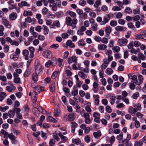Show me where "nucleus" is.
<instances>
[{
    "label": "nucleus",
    "mask_w": 146,
    "mask_h": 146,
    "mask_svg": "<svg viewBox=\"0 0 146 146\" xmlns=\"http://www.w3.org/2000/svg\"><path fill=\"white\" fill-rule=\"evenodd\" d=\"M36 84V83H32L31 86L34 88L33 93L35 95H37L40 93L41 92L43 91L44 89V87L39 86L38 85H36L35 86L34 85Z\"/></svg>",
    "instance_id": "f257e3e1"
},
{
    "label": "nucleus",
    "mask_w": 146,
    "mask_h": 146,
    "mask_svg": "<svg viewBox=\"0 0 146 146\" xmlns=\"http://www.w3.org/2000/svg\"><path fill=\"white\" fill-rule=\"evenodd\" d=\"M89 114V113L86 112L84 110H83L80 113V114L81 116L84 117L85 118V122L87 124H89L91 122Z\"/></svg>",
    "instance_id": "f03ea898"
},
{
    "label": "nucleus",
    "mask_w": 146,
    "mask_h": 146,
    "mask_svg": "<svg viewBox=\"0 0 146 146\" xmlns=\"http://www.w3.org/2000/svg\"><path fill=\"white\" fill-rule=\"evenodd\" d=\"M128 42V40H127L125 38L119 39L117 41L118 44L120 46L126 45Z\"/></svg>",
    "instance_id": "7ed1b4c3"
},
{
    "label": "nucleus",
    "mask_w": 146,
    "mask_h": 146,
    "mask_svg": "<svg viewBox=\"0 0 146 146\" xmlns=\"http://www.w3.org/2000/svg\"><path fill=\"white\" fill-rule=\"evenodd\" d=\"M3 24L7 28L10 29L11 28L12 25L10 24L9 22L7 20V18L3 17L2 18Z\"/></svg>",
    "instance_id": "20e7f679"
},
{
    "label": "nucleus",
    "mask_w": 146,
    "mask_h": 146,
    "mask_svg": "<svg viewBox=\"0 0 146 146\" xmlns=\"http://www.w3.org/2000/svg\"><path fill=\"white\" fill-rule=\"evenodd\" d=\"M42 55L45 58H50L51 57L52 54V52L50 51L45 50L43 52Z\"/></svg>",
    "instance_id": "39448f33"
},
{
    "label": "nucleus",
    "mask_w": 146,
    "mask_h": 146,
    "mask_svg": "<svg viewBox=\"0 0 146 146\" xmlns=\"http://www.w3.org/2000/svg\"><path fill=\"white\" fill-rule=\"evenodd\" d=\"M129 113L133 116L135 115V113L137 112V110L132 107H129L128 110Z\"/></svg>",
    "instance_id": "423d86ee"
},
{
    "label": "nucleus",
    "mask_w": 146,
    "mask_h": 146,
    "mask_svg": "<svg viewBox=\"0 0 146 146\" xmlns=\"http://www.w3.org/2000/svg\"><path fill=\"white\" fill-rule=\"evenodd\" d=\"M110 15L108 14L104 16L103 18V20L101 23V25H104L106 23L110 20Z\"/></svg>",
    "instance_id": "0eeeda50"
},
{
    "label": "nucleus",
    "mask_w": 146,
    "mask_h": 146,
    "mask_svg": "<svg viewBox=\"0 0 146 146\" xmlns=\"http://www.w3.org/2000/svg\"><path fill=\"white\" fill-rule=\"evenodd\" d=\"M77 58L75 56H73L71 57H70L68 59V62L69 64L72 63V62H75L76 64H77Z\"/></svg>",
    "instance_id": "6e6552de"
},
{
    "label": "nucleus",
    "mask_w": 146,
    "mask_h": 146,
    "mask_svg": "<svg viewBox=\"0 0 146 146\" xmlns=\"http://www.w3.org/2000/svg\"><path fill=\"white\" fill-rule=\"evenodd\" d=\"M13 75L14 77L13 80L14 82L15 83H19L20 78L19 77V74L17 73H14Z\"/></svg>",
    "instance_id": "1a4fd4ad"
},
{
    "label": "nucleus",
    "mask_w": 146,
    "mask_h": 146,
    "mask_svg": "<svg viewBox=\"0 0 146 146\" xmlns=\"http://www.w3.org/2000/svg\"><path fill=\"white\" fill-rule=\"evenodd\" d=\"M98 82H97L96 81H95L93 83V88L92 90L95 93H96L98 90Z\"/></svg>",
    "instance_id": "9d476101"
},
{
    "label": "nucleus",
    "mask_w": 146,
    "mask_h": 146,
    "mask_svg": "<svg viewBox=\"0 0 146 146\" xmlns=\"http://www.w3.org/2000/svg\"><path fill=\"white\" fill-rule=\"evenodd\" d=\"M18 5L21 7H22L23 6L29 7L30 5L27 2L25 1H22L21 3L18 4Z\"/></svg>",
    "instance_id": "9b49d317"
},
{
    "label": "nucleus",
    "mask_w": 146,
    "mask_h": 146,
    "mask_svg": "<svg viewBox=\"0 0 146 146\" xmlns=\"http://www.w3.org/2000/svg\"><path fill=\"white\" fill-rule=\"evenodd\" d=\"M78 23V20L76 18H74L72 20L71 19V23L72 24V26H71L72 29H74L76 27V24Z\"/></svg>",
    "instance_id": "f8f14e48"
},
{
    "label": "nucleus",
    "mask_w": 146,
    "mask_h": 146,
    "mask_svg": "<svg viewBox=\"0 0 146 146\" xmlns=\"http://www.w3.org/2000/svg\"><path fill=\"white\" fill-rule=\"evenodd\" d=\"M9 7V8L10 9H12L14 8H15V5L14 3V2L12 0H10L8 2Z\"/></svg>",
    "instance_id": "ddd939ff"
},
{
    "label": "nucleus",
    "mask_w": 146,
    "mask_h": 146,
    "mask_svg": "<svg viewBox=\"0 0 146 146\" xmlns=\"http://www.w3.org/2000/svg\"><path fill=\"white\" fill-rule=\"evenodd\" d=\"M17 14L15 13H13L10 14L9 15L10 19L11 21L15 20L17 18Z\"/></svg>",
    "instance_id": "4468645a"
},
{
    "label": "nucleus",
    "mask_w": 146,
    "mask_h": 146,
    "mask_svg": "<svg viewBox=\"0 0 146 146\" xmlns=\"http://www.w3.org/2000/svg\"><path fill=\"white\" fill-rule=\"evenodd\" d=\"M6 88V90L9 92H11L15 90L16 89V87L12 85L10 86H7Z\"/></svg>",
    "instance_id": "2eb2a0df"
},
{
    "label": "nucleus",
    "mask_w": 146,
    "mask_h": 146,
    "mask_svg": "<svg viewBox=\"0 0 146 146\" xmlns=\"http://www.w3.org/2000/svg\"><path fill=\"white\" fill-rule=\"evenodd\" d=\"M94 98L95 100V104L97 105H98L99 102V96L98 95H93Z\"/></svg>",
    "instance_id": "dca6fc26"
},
{
    "label": "nucleus",
    "mask_w": 146,
    "mask_h": 146,
    "mask_svg": "<svg viewBox=\"0 0 146 146\" xmlns=\"http://www.w3.org/2000/svg\"><path fill=\"white\" fill-rule=\"evenodd\" d=\"M50 90L52 93H54L55 90V86L54 82H52L50 85Z\"/></svg>",
    "instance_id": "f3484780"
},
{
    "label": "nucleus",
    "mask_w": 146,
    "mask_h": 146,
    "mask_svg": "<svg viewBox=\"0 0 146 146\" xmlns=\"http://www.w3.org/2000/svg\"><path fill=\"white\" fill-rule=\"evenodd\" d=\"M132 82L136 85H139L137 80V77L136 75H133L131 77Z\"/></svg>",
    "instance_id": "a211bd4d"
},
{
    "label": "nucleus",
    "mask_w": 146,
    "mask_h": 146,
    "mask_svg": "<svg viewBox=\"0 0 146 146\" xmlns=\"http://www.w3.org/2000/svg\"><path fill=\"white\" fill-rule=\"evenodd\" d=\"M72 19L69 17H67L65 18L66 23L68 26H72L71 23V21Z\"/></svg>",
    "instance_id": "6ab92c4d"
},
{
    "label": "nucleus",
    "mask_w": 146,
    "mask_h": 146,
    "mask_svg": "<svg viewBox=\"0 0 146 146\" xmlns=\"http://www.w3.org/2000/svg\"><path fill=\"white\" fill-rule=\"evenodd\" d=\"M67 115L68 117L69 120L70 121H73L76 117L75 115L73 113L68 114Z\"/></svg>",
    "instance_id": "aec40b11"
},
{
    "label": "nucleus",
    "mask_w": 146,
    "mask_h": 146,
    "mask_svg": "<svg viewBox=\"0 0 146 146\" xmlns=\"http://www.w3.org/2000/svg\"><path fill=\"white\" fill-rule=\"evenodd\" d=\"M48 12H50L48 9L46 7H43L42 10V13L44 15H47Z\"/></svg>",
    "instance_id": "412c9836"
},
{
    "label": "nucleus",
    "mask_w": 146,
    "mask_h": 146,
    "mask_svg": "<svg viewBox=\"0 0 146 146\" xmlns=\"http://www.w3.org/2000/svg\"><path fill=\"white\" fill-rule=\"evenodd\" d=\"M78 125L77 124L75 123L72 122L71 125L72 132L74 133L75 132V130L76 127H77Z\"/></svg>",
    "instance_id": "4be33fe9"
},
{
    "label": "nucleus",
    "mask_w": 146,
    "mask_h": 146,
    "mask_svg": "<svg viewBox=\"0 0 146 146\" xmlns=\"http://www.w3.org/2000/svg\"><path fill=\"white\" fill-rule=\"evenodd\" d=\"M35 70L36 72L39 73L41 71V66L39 64H37L35 66Z\"/></svg>",
    "instance_id": "5701e85b"
},
{
    "label": "nucleus",
    "mask_w": 146,
    "mask_h": 146,
    "mask_svg": "<svg viewBox=\"0 0 146 146\" xmlns=\"http://www.w3.org/2000/svg\"><path fill=\"white\" fill-rule=\"evenodd\" d=\"M72 142L74 144L78 145L81 142V140L79 138L73 139H72Z\"/></svg>",
    "instance_id": "b1692460"
},
{
    "label": "nucleus",
    "mask_w": 146,
    "mask_h": 146,
    "mask_svg": "<svg viewBox=\"0 0 146 146\" xmlns=\"http://www.w3.org/2000/svg\"><path fill=\"white\" fill-rule=\"evenodd\" d=\"M1 134L4 135V137L5 138H8L9 134L8 132L6 131L3 129H1Z\"/></svg>",
    "instance_id": "393cba45"
},
{
    "label": "nucleus",
    "mask_w": 146,
    "mask_h": 146,
    "mask_svg": "<svg viewBox=\"0 0 146 146\" xmlns=\"http://www.w3.org/2000/svg\"><path fill=\"white\" fill-rule=\"evenodd\" d=\"M38 79V75L36 73H34L32 75V80L35 82H37Z\"/></svg>",
    "instance_id": "a878e982"
},
{
    "label": "nucleus",
    "mask_w": 146,
    "mask_h": 146,
    "mask_svg": "<svg viewBox=\"0 0 146 146\" xmlns=\"http://www.w3.org/2000/svg\"><path fill=\"white\" fill-rule=\"evenodd\" d=\"M98 25L97 23L92 24L91 25V29L93 31H96L98 30Z\"/></svg>",
    "instance_id": "bb28decb"
},
{
    "label": "nucleus",
    "mask_w": 146,
    "mask_h": 146,
    "mask_svg": "<svg viewBox=\"0 0 146 146\" xmlns=\"http://www.w3.org/2000/svg\"><path fill=\"white\" fill-rule=\"evenodd\" d=\"M130 52L132 53L137 54V53H139L140 52V50L139 48H137L136 50L132 48Z\"/></svg>",
    "instance_id": "cd10ccee"
},
{
    "label": "nucleus",
    "mask_w": 146,
    "mask_h": 146,
    "mask_svg": "<svg viewBox=\"0 0 146 146\" xmlns=\"http://www.w3.org/2000/svg\"><path fill=\"white\" fill-rule=\"evenodd\" d=\"M93 135L94 137L96 138H98L99 137H100L101 135V133L100 131L99 130L97 132L93 133Z\"/></svg>",
    "instance_id": "c85d7f7f"
},
{
    "label": "nucleus",
    "mask_w": 146,
    "mask_h": 146,
    "mask_svg": "<svg viewBox=\"0 0 146 146\" xmlns=\"http://www.w3.org/2000/svg\"><path fill=\"white\" fill-rule=\"evenodd\" d=\"M67 45L71 48H74L75 47L74 44L70 40H68L66 43Z\"/></svg>",
    "instance_id": "c756f323"
},
{
    "label": "nucleus",
    "mask_w": 146,
    "mask_h": 146,
    "mask_svg": "<svg viewBox=\"0 0 146 146\" xmlns=\"http://www.w3.org/2000/svg\"><path fill=\"white\" fill-rule=\"evenodd\" d=\"M67 13L68 15L72 17L75 18L76 16V14L73 11H68L67 12Z\"/></svg>",
    "instance_id": "7c9ffc66"
},
{
    "label": "nucleus",
    "mask_w": 146,
    "mask_h": 146,
    "mask_svg": "<svg viewBox=\"0 0 146 146\" xmlns=\"http://www.w3.org/2000/svg\"><path fill=\"white\" fill-rule=\"evenodd\" d=\"M107 47V46L104 44H99L98 46V49L101 50H104Z\"/></svg>",
    "instance_id": "2f4dec72"
},
{
    "label": "nucleus",
    "mask_w": 146,
    "mask_h": 146,
    "mask_svg": "<svg viewBox=\"0 0 146 146\" xmlns=\"http://www.w3.org/2000/svg\"><path fill=\"white\" fill-rule=\"evenodd\" d=\"M54 115L56 117H58L60 114V111L58 107L56 108V110H54Z\"/></svg>",
    "instance_id": "473e14b6"
},
{
    "label": "nucleus",
    "mask_w": 146,
    "mask_h": 146,
    "mask_svg": "<svg viewBox=\"0 0 146 146\" xmlns=\"http://www.w3.org/2000/svg\"><path fill=\"white\" fill-rule=\"evenodd\" d=\"M111 27L110 26H107L106 27L105 31L107 35L110 34L111 31Z\"/></svg>",
    "instance_id": "72a5a7b5"
},
{
    "label": "nucleus",
    "mask_w": 146,
    "mask_h": 146,
    "mask_svg": "<svg viewBox=\"0 0 146 146\" xmlns=\"http://www.w3.org/2000/svg\"><path fill=\"white\" fill-rule=\"evenodd\" d=\"M143 143V141L141 139L139 141H136L135 143L134 146H142Z\"/></svg>",
    "instance_id": "f704fd0d"
},
{
    "label": "nucleus",
    "mask_w": 146,
    "mask_h": 146,
    "mask_svg": "<svg viewBox=\"0 0 146 146\" xmlns=\"http://www.w3.org/2000/svg\"><path fill=\"white\" fill-rule=\"evenodd\" d=\"M78 74L79 76L81 77L83 79H85L87 77V75L84 74V73L82 72H79L78 73Z\"/></svg>",
    "instance_id": "c9c22d12"
},
{
    "label": "nucleus",
    "mask_w": 146,
    "mask_h": 146,
    "mask_svg": "<svg viewBox=\"0 0 146 146\" xmlns=\"http://www.w3.org/2000/svg\"><path fill=\"white\" fill-rule=\"evenodd\" d=\"M6 94L4 92H2L0 94V101H2L6 96Z\"/></svg>",
    "instance_id": "e433bc0d"
},
{
    "label": "nucleus",
    "mask_w": 146,
    "mask_h": 146,
    "mask_svg": "<svg viewBox=\"0 0 146 146\" xmlns=\"http://www.w3.org/2000/svg\"><path fill=\"white\" fill-rule=\"evenodd\" d=\"M138 56L139 58L142 60H145L146 59V57L140 52L138 54Z\"/></svg>",
    "instance_id": "4c0bfd02"
},
{
    "label": "nucleus",
    "mask_w": 146,
    "mask_h": 146,
    "mask_svg": "<svg viewBox=\"0 0 146 146\" xmlns=\"http://www.w3.org/2000/svg\"><path fill=\"white\" fill-rule=\"evenodd\" d=\"M113 72V70L110 68H108L107 69L105 72L108 75H110Z\"/></svg>",
    "instance_id": "58836bf2"
},
{
    "label": "nucleus",
    "mask_w": 146,
    "mask_h": 146,
    "mask_svg": "<svg viewBox=\"0 0 146 146\" xmlns=\"http://www.w3.org/2000/svg\"><path fill=\"white\" fill-rule=\"evenodd\" d=\"M88 15L87 14L85 13H82L79 16L80 18L81 19H87Z\"/></svg>",
    "instance_id": "ea45409f"
},
{
    "label": "nucleus",
    "mask_w": 146,
    "mask_h": 146,
    "mask_svg": "<svg viewBox=\"0 0 146 146\" xmlns=\"http://www.w3.org/2000/svg\"><path fill=\"white\" fill-rule=\"evenodd\" d=\"M138 78L139 80L138 83H139V85H140L143 83L144 79L143 78L142 76L139 74L138 76Z\"/></svg>",
    "instance_id": "a19ab883"
},
{
    "label": "nucleus",
    "mask_w": 146,
    "mask_h": 146,
    "mask_svg": "<svg viewBox=\"0 0 146 146\" xmlns=\"http://www.w3.org/2000/svg\"><path fill=\"white\" fill-rule=\"evenodd\" d=\"M101 5L100 0H97L94 4V6L95 8H98L99 6Z\"/></svg>",
    "instance_id": "79ce46f5"
},
{
    "label": "nucleus",
    "mask_w": 146,
    "mask_h": 146,
    "mask_svg": "<svg viewBox=\"0 0 146 146\" xmlns=\"http://www.w3.org/2000/svg\"><path fill=\"white\" fill-rule=\"evenodd\" d=\"M42 29L44 30V34L47 35L49 32V30L47 27L45 25L43 26Z\"/></svg>",
    "instance_id": "37998d69"
},
{
    "label": "nucleus",
    "mask_w": 146,
    "mask_h": 146,
    "mask_svg": "<svg viewBox=\"0 0 146 146\" xmlns=\"http://www.w3.org/2000/svg\"><path fill=\"white\" fill-rule=\"evenodd\" d=\"M123 136V133L122 132H121L120 134L119 135H118L117 137V139L119 140V142L120 143L121 139H122Z\"/></svg>",
    "instance_id": "c03bdc74"
},
{
    "label": "nucleus",
    "mask_w": 146,
    "mask_h": 146,
    "mask_svg": "<svg viewBox=\"0 0 146 146\" xmlns=\"http://www.w3.org/2000/svg\"><path fill=\"white\" fill-rule=\"evenodd\" d=\"M47 121H51L54 122H56L57 121V120L54 118L50 116L48 117L47 119Z\"/></svg>",
    "instance_id": "a18cd8bd"
},
{
    "label": "nucleus",
    "mask_w": 146,
    "mask_h": 146,
    "mask_svg": "<svg viewBox=\"0 0 146 146\" xmlns=\"http://www.w3.org/2000/svg\"><path fill=\"white\" fill-rule=\"evenodd\" d=\"M9 117L10 118H13L15 116V113L12 110H9L8 113Z\"/></svg>",
    "instance_id": "49530a36"
},
{
    "label": "nucleus",
    "mask_w": 146,
    "mask_h": 146,
    "mask_svg": "<svg viewBox=\"0 0 146 146\" xmlns=\"http://www.w3.org/2000/svg\"><path fill=\"white\" fill-rule=\"evenodd\" d=\"M33 15V13L31 11H25L23 13V15L26 16L28 15L32 16Z\"/></svg>",
    "instance_id": "de8ad7c7"
},
{
    "label": "nucleus",
    "mask_w": 146,
    "mask_h": 146,
    "mask_svg": "<svg viewBox=\"0 0 146 146\" xmlns=\"http://www.w3.org/2000/svg\"><path fill=\"white\" fill-rule=\"evenodd\" d=\"M9 108L8 106H5L4 107L0 106V111L4 112L5 111L9 109Z\"/></svg>",
    "instance_id": "09e8293b"
},
{
    "label": "nucleus",
    "mask_w": 146,
    "mask_h": 146,
    "mask_svg": "<svg viewBox=\"0 0 146 146\" xmlns=\"http://www.w3.org/2000/svg\"><path fill=\"white\" fill-rule=\"evenodd\" d=\"M116 97L115 96H112L110 97V103L111 105H113L115 101Z\"/></svg>",
    "instance_id": "8fccbe9b"
},
{
    "label": "nucleus",
    "mask_w": 146,
    "mask_h": 146,
    "mask_svg": "<svg viewBox=\"0 0 146 146\" xmlns=\"http://www.w3.org/2000/svg\"><path fill=\"white\" fill-rule=\"evenodd\" d=\"M117 22L116 21L112 20L110 22V25L112 27H115L117 25Z\"/></svg>",
    "instance_id": "3c124183"
},
{
    "label": "nucleus",
    "mask_w": 146,
    "mask_h": 146,
    "mask_svg": "<svg viewBox=\"0 0 146 146\" xmlns=\"http://www.w3.org/2000/svg\"><path fill=\"white\" fill-rule=\"evenodd\" d=\"M112 50L114 52H117L120 50V48L118 46H115L113 48Z\"/></svg>",
    "instance_id": "603ef678"
},
{
    "label": "nucleus",
    "mask_w": 146,
    "mask_h": 146,
    "mask_svg": "<svg viewBox=\"0 0 146 146\" xmlns=\"http://www.w3.org/2000/svg\"><path fill=\"white\" fill-rule=\"evenodd\" d=\"M78 45L81 46H83L85 45V43L82 40H79L78 42Z\"/></svg>",
    "instance_id": "864d4df0"
},
{
    "label": "nucleus",
    "mask_w": 146,
    "mask_h": 146,
    "mask_svg": "<svg viewBox=\"0 0 146 146\" xmlns=\"http://www.w3.org/2000/svg\"><path fill=\"white\" fill-rule=\"evenodd\" d=\"M55 140L54 139H50L49 143V145L50 146H53L55 143Z\"/></svg>",
    "instance_id": "5fc2aeb1"
},
{
    "label": "nucleus",
    "mask_w": 146,
    "mask_h": 146,
    "mask_svg": "<svg viewBox=\"0 0 146 146\" xmlns=\"http://www.w3.org/2000/svg\"><path fill=\"white\" fill-rule=\"evenodd\" d=\"M10 57L12 59L14 60H16L18 59L19 57V55L17 54L15 55H11L10 56Z\"/></svg>",
    "instance_id": "6e6d98bb"
},
{
    "label": "nucleus",
    "mask_w": 146,
    "mask_h": 146,
    "mask_svg": "<svg viewBox=\"0 0 146 146\" xmlns=\"http://www.w3.org/2000/svg\"><path fill=\"white\" fill-rule=\"evenodd\" d=\"M74 87L76 88V87H74V90L72 92V95L76 96L78 94V90L77 89H75Z\"/></svg>",
    "instance_id": "4d7b16f0"
},
{
    "label": "nucleus",
    "mask_w": 146,
    "mask_h": 146,
    "mask_svg": "<svg viewBox=\"0 0 146 146\" xmlns=\"http://www.w3.org/2000/svg\"><path fill=\"white\" fill-rule=\"evenodd\" d=\"M99 111L101 113H103L104 112V106H102L98 107Z\"/></svg>",
    "instance_id": "13d9d810"
},
{
    "label": "nucleus",
    "mask_w": 146,
    "mask_h": 146,
    "mask_svg": "<svg viewBox=\"0 0 146 146\" xmlns=\"http://www.w3.org/2000/svg\"><path fill=\"white\" fill-rule=\"evenodd\" d=\"M58 73V72L57 71L54 72L52 75L51 77L53 79H55Z\"/></svg>",
    "instance_id": "bf43d9fd"
},
{
    "label": "nucleus",
    "mask_w": 146,
    "mask_h": 146,
    "mask_svg": "<svg viewBox=\"0 0 146 146\" xmlns=\"http://www.w3.org/2000/svg\"><path fill=\"white\" fill-rule=\"evenodd\" d=\"M121 8L117 6H114L112 8V10L115 11H118L121 10Z\"/></svg>",
    "instance_id": "052dcab7"
},
{
    "label": "nucleus",
    "mask_w": 146,
    "mask_h": 146,
    "mask_svg": "<svg viewBox=\"0 0 146 146\" xmlns=\"http://www.w3.org/2000/svg\"><path fill=\"white\" fill-rule=\"evenodd\" d=\"M44 1V0H38L36 3V5L38 7L41 6L42 5L43 2Z\"/></svg>",
    "instance_id": "680f3d73"
},
{
    "label": "nucleus",
    "mask_w": 146,
    "mask_h": 146,
    "mask_svg": "<svg viewBox=\"0 0 146 146\" xmlns=\"http://www.w3.org/2000/svg\"><path fill=\"white\" fill-rule=\"evenodd\" d=\"M30 70L29 69H27L24 74V76L26 78L30 74Z\"/></svg>",
    "instance_id": "e2e57ef3"
},
{
    "label": "nucleus",
    "mask_w": 146,
    "mask_h": 146,
    "mask_svg": "<svg viewBox=\"0 0 146 146\" xmlns=\"http://www.w3.org/2000/svg\"><path fill=\"white\" fill-rule=\"evenodd\" d=\"M79 3V4L82 6H84L86 4V1L84 0H80Z\"/></svg>",
    "instance_id": "0e129e2a"
},
{
    "label": "nucleus",
    "mask_w": 146,
    "mask_h": 146,
    "mask_svg": "<svg viewBox=\"0 0 146 146\" xmlns=\"http://www.w3.org/2000/svg\"><path fill=\"white\" fill-rule=\"evenodd\" d=\"M140 43L137 40L135 41L133 45L135 47H138L140 46Z\"/></svg>",
    "instance_id": "69168bd1"
},
{
    "label": "nucleus",
    "mask_w": 146,
    "mask_h": 146,
    "mask_svg": "<svg viewBox=\"0 0 146 146\" xmlns=\"http://www.w3.org/2000/svg\"><path fill=\"white\" fill-rule=\"evenodd\" d=\"M9 47L8 45L5 44L4 45L3 49L5 52H7L9 50Z\"/></svg>",
    "instance_id": "338daca9"
},
{
    "label": "nucleus",
    "mask_w": 146,
    "mask_h": 146,
    "mask_svg": "<svg viewBox=\"0 0 146 146\" xmlns=\"http://www.w3.org/2000/svg\"><path fill=\"white\" fill-rule=\"evenodd\" d=\"M93 116L95 118H100V114L97 112H94L93 113Z\"/></svg>",
    "instance_id": "774afa93"
}]
</instances>
